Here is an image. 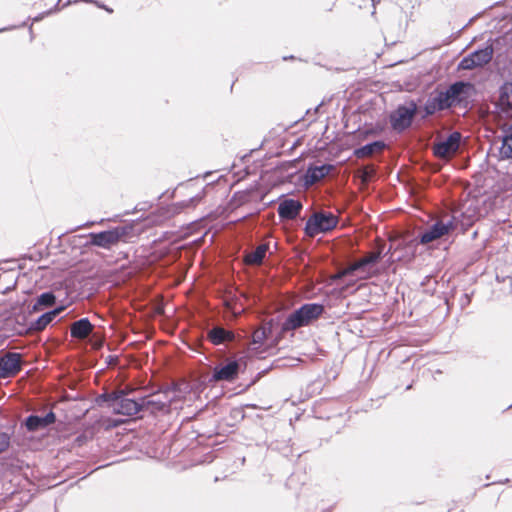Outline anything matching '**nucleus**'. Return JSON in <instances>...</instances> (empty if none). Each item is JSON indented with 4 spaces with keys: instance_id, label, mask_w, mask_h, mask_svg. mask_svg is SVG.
I'll return each mask as SVG.
<instances>
[{
    "instance_id": "nucleus-1",
    "label": "nucleus",
    "mask_w": 512,
    "mask_h": 512,
    "mask_svg": "<svg viewBox=\"0 0 512 512\" xmlns=\"http://www.w3.org/2000/svg\"><path fill=\"white\" fill-rule=\"evenodd\" d=\"M475 94V85L467 80L454 81L444 90L436 88L422 107L421 119L453 108L467 111L472 107V98Z\"/></svg>"
},
{
    "instance_id": "nucleus-2",
    "label": "nucleus",
    "mask_w": 512,
    "mask_h": 512,
    "mask_svg": "<svg viewBox=\"0 0 512 512\" xmlns=\"http://www.w3.org/2000/svg\"><path fill=\"white\" fill-rule=\"evenodd\" d=\"M95 403L99 407L111 409L114 414L141 416V397L130 398L125 391L103 392L96 396Z\"/></svg>"
},
{
    "instance_id": "nucleus-3",
    "label": "nucleus",
    "mask_w": 512,
    "mask_h": 512,
    "mask_svg": "<svg viewBox=\"0 0 512 512\" xmlns=\"http://www.w3.org/2000/svg\"><path fill=\"white\" fill-rule=\"evenodd\" d=\"M325 313V306L319 302L304 303L291 312L281 324L282 332L294 331L311 325Z\"/></svg>"
},
{
    "instance_id": "nucleus-4",
    "label": "nucleus",
    "mask_w": 512,
    "mask_h": 512,
    "mask_svg": "<svg viewBox=\"0 0 512 512\" xmlns=\"http://www.w3.org/2000/svg\"><path fill=\"white\" fill-rule=\"evenodd\" d=\"M338 223L339 219L334 213L326 210L315 211L306 220L304 233L308 237L327 234L334 230Z\"/></svg>"
},
{
    "instance_id": "nucleus-5",
    "label": "nucleus",
    "mask_w": 512,
    "mask_h": 512,
    "mask_svg": "<svg viewBox=\"0 0 512 512\" xmlns=\"http://www.w3.org/2000/svg\"><path fill=\"white\" fill-rule=\"evenodd\" d=\"M418 110V104L411 99L405 104H399L389 114V124L393 132L402 134L408 130L413 123L414 116Z\"/></svg>"
},
{
    "instance_id": "nucleus-6",
    "label": "nucleus",
    "mask_w": 512,
    "mask_h": 512,
    "mask_svg": "<svg viewBox=\"0 0 512 512\" xmlns=\"http://www.w3.org/2000/svg\"><path fill=\"white\" fill-rule=\"evenodd\" d=\"M129 231L127 226H116L100 232H90L85 237L89 238L86 246H95L103 249H110L124 238Z\"/></svg>"
},
{
    "instance_id": "nucleus-7",
    "label": "nucleus",
    "mask_w": 512,
    "mask_h": 512,
    "mask_svg": "<svg viewBox=\"0 0 512 512\" xmlns=\"http://www.w3.org/2000/svg\"><path fill=\"white\" fill-rule=\"evenodd\" d=\"M493 53V45L490 43H486L485 46L479 47L475 51L463 57L458 64V69L472 70L481 67L492 60Z\"/></svg>"
},
{
    "instance_id": "nucleus-8",
    "label": "nucleus",
    "mask_w": 512,
    "mask_h": 512,
    "mask_svg": "<svg viewBox=\"0 0 512 512\" xmlns=\"http://www.w3.org/2000/svg\"><path fill=\"white\" fill-rule=\"evenodd\" d=\"M242 365L245 366V363H243L241 358L232 359L224 365H216L213 368L210 380L214 382H233L238 378L239 373L242 371ZM244 368L245 367H243V369Z\"/></svg>"
},
{
    "instance_id": "nucleus-9",
    "label": "nucleus",
    "mask_w": 512,
    "mask_h": 512,
    "mask_svg": "<svg viewBox=\"0 0 512 512\" xmlns=\"http://www.w3.org/2000/svg\"><path fill=\"white\" fill-rule=\"evenodd\" d=\"M22 355L19 352L0 351V380L15 377L22 370Z\"/></svg>"
},
{
    "instance_id": "nucleus-10",
    "label": "nucleus",
    "mask_w": 512,
    "mask_h": 512,
    "mask_svg": "<svg viewBox=\"0 0 512 512\" xmlns=\"http://www.w3.org/2000/svg\"><path fill=\"white\" fill-rule=\"evenodd\" d=\"M333 169L334 165L330 163H323L321 165L309 163L305 172L300 175L299 181L303 187L309 188L326 177Z\"/></svg>"
},
{
    "instance_id": "nucleus-11",
    "label": "nucleus",
    "mask_w": 512,
    "mask_h": 512,
    "mask_svg": "<svg viewBox=\"0 0 512 512\" xmlns=\"http://www.w3.org/2000/svg\"><path fill=\"white\" fill-rule=\"evenodd\" d=\"M497 108L501 117L512 129V82L506 81L499 87Z\"/></svg>"
},
{
    "instance_id": "nucleus-12",
    "label": "nucleus",
    "mask_w": 512,
    "mask_h": 512,
    "mask_svg": "<svg viewBox=\"0 0 512 512\" xmlns=\"http://www.w3.org/2000/svg\"><path fill=\"white\" fill-rule=\"evenodd\" d=\"M170 400L167 395L162 396L159 393H153L141 397V416L148 412L150 414L165 413L170 409Z\"/></svg>"
},
{
    "instance_id": "nucleus-13",
    "label": "nucleus",
    "mask_w": 512,
    "mask_h": 512,
    "mask_svg": "<svg viewBox=\"0 0 512 512\" xmlns=\"http://www.w3.org/2000/svg\"><path fill=\"white\" fill-rule=\"evenodd\" d=\"M380 253H373L367 257H364L355 263L346 267L342 272V277L356 276L358 274L368 273L371 268L377 265L381 260Z\"/></svg>"
},
{
    "instance_id": "nucleus-14",
    "label": "nucleus",
    "mask_w": 512,
    "mask_h": 512,
    "mask_svg": "<svg viewBox=\"0 0 512 512\" xmlns=\"http://www.w3.org/2000/svg\"><path fill=\"white\" fill-rule=\"evenodd\" d=\"M303 203L295 198L285 197L280 200L277 208L281 220H293L300 216Z\"/></svg>"
},
{
    "instance_id": "nucleus-15",
    "label": "nucleus",
    "mask_w": 512,
    "mask_h": 512,
    "mask_svg": "<svg viewBox=\"0 0 512 512\" xmlns=\"http://www.w3.org/2000/svg\"><path fill=\"white\" fill-rule=\"evenodd\" d=\"M270 254V242L264 241L259 243L252 250H245L242 254L243 262L248 266H261L267 254Z\"/></svg>"
},
{
    "instance_id": "nucleus-16",
    "label": "nucleus",
    "mask_w": 512,
    "mask_h": 512,
    "mask_svg": "<svg viewBox=\"0 0 512 512\" xmlns=\"http://www.w3.org/2000/svg\"><path fill=\"white\" fill-rule=\"evenodd\" d=\"M64 309V306H59L42 313L38 318L31 321L29 325H23L26 332H40L43 331Z\"/></svg>"
},
{
    "instance_id": "nucleus-17",
    "label": "nucleus",
    "mask_w": 512,
    "mask_h": 512,
    "mask_svg": "<svg viewBox=\"0 0 512 512\" xmlns=\"http://www.w3.org/2000/svg\"><path fill=\"white\" fill-rule=\"evenodd\" d=\"M460 138L461 135L459 132H451L444 140L434 146L433 153L436 156H445L449 153L456 152L459 147Z\"/></svg>"
},
{
    "instance_id": "nucleus-18",
    "label": "nucleus",
    "mask_w": 512,
    "mask_h": 512,
    "mask_svg": "<svg viewBox=\"0 0 512 512\" xmlns=\"http://www.w3.org/2000/svg\"><path fill=\"white\" fill-rule=\"evenodd\" d=\"M235 338V333L223 326H214L207 331V340L214 346H220L226 342H232Z\"/></svg>"
},
{
    "instance_id": "nucleus-19",
    "label": "nucleus",
    "mask_w": 512,
    "mask_h": 512,
    "mask_svg": "<svg viewBox=\"0 0 512 512\" xmlns=\"http://www.w3.org/2000/svg\"><path fill=\"white\" fill-rule=\"evenodd\" d=\"M57 296L54 291L48 290L38 295L32 304L29 313H38L56 304Z\"/></svg>"
},
{
    "instance_id": "nucleus-20",
    "label": "nucleus",
    "mask_w": 512,
    "mask_h": 512,
    "mask_svg": "<svg viewBox=\"0 0 512 512\" xmlns=\"http://www.w3.org/2000/svg\"><path fill=\"white\" fill-rule=\"evenodd\" d=\"M93 330V325L88 317L74 321L70 327V335L74 339H85Z\"/></svg>"
},
{
    "instance_id": "nucleus-21",
    "label": "nucleus",
    "mask_w": 512,
    "mask_h": 512,
    "mask_svg": "<svg viewBox=\"0 0 512 512\" xmlns=\"http://www.w3.org/2000/svg\"><path fill=\"white\" fill-rule=\"evenodd\" d=\"M443 227L440 226V221H436L430 225L427 229L419 233L418 240L420 244H429L436 239L445 237L443 233Z\"/></svg>"
},
{
    "instance_id": "nucleus-22",
    "label": "nucleus",
    "mask_w": 512,
    "mask_h": 512,
    "mask_svg": "<svg viewBox=\"0 0 512 512\" xmlns=\"http://www.w3.org/2000/svg\"><path fill=\"white\" fill-rule=\"evenodd\" d=\"M499 154L501 159H509L512 161V129H509V125H505L503 128Z\"/></svg>"
},
{
    "instance_id": "nucleus-23",
    "label": "nucleus",
    "mask_w": 512,
    "mask_h": 512,
    "mask_svg": "<svg viewBox=\"0 0 512 512\" xmlns=\"http://www.w3.org/2000/svg\"><path fill=\"white\" fill-rule=\"evenodd\" d=\"M385 146H386V143L383 140H374V141L368 142L365 145H362V146L354 149L353 154L357 158H363V157L370 155L378 150L384 149Z\"/></svg>"
},
{
    "instance_id": "nucleus-24",
    "label": "nucleus",
    "mask_w": 512,
    "mask_h": 512,
    "mask_svg": "<svg viewBox=\"0 0 512 512\" xmlns=\"http://www.w3.org/2000/svg\"><path fill=\"white\" fill-rule=\"evenodd\" d=\"M25 427L28 432H36L45 429L42 417L37 414L28 415L22 422L21 427Z\"/></svg>"
},
{
    "instance_id": "nucleus-25",
    "label": "nucleus",
    "mask_w": 512,
    "mask_h": 512,
    "mask_svg": "<svg viewBox=\"0 0 512 512\" xmlns=\"http://www.w3.org/2000/svg\"><path fill=\"white\" fill-rule=\"evenodd\" d=\"M440 226L443 227V233L445 236H450L458 227L457 221L455 218L449 219L447 222L440 221Z\"/></svg>"
},
{
    "instance_id": "nucleus-26",
    "label": "nucleus",
    "mask_w": 512,
    "mask_h": 512,
    "mask_svg": "<svg viewBox=\"0 0 512 512\" xmlns=\"http://www.w3.org/2000/svg\"><path fill=\"white\" fill-rule=\"evenodd\" d=\"M11 444V437L6 432H0V454L7 451Z\"/></svg>"
},
{
    "instance_id": "nucleus-27",
    "label": "nucleus",
    "mask_w": 512,
    "mask_h": 512,
    "mask_svg": "<svg viewBox=\"0 0 512 512\" xmlns=\"http://www.w3.org/2000/svg\"><path fill=\"white\" fill-rule=\"evenodd\" d=\"M205 196V192H201V193H198L197 195L189 198L188 200L186 201H182L181 202V205L183 207H193V206H196Z\"/></svg>"
},
{
    "instance_id": "nucleus-28",
    "label": "nucleus",
    "mask_w": 512,
    "mask_h": 512,
    "mask_svg": "<svg viewBox=\"0 0 512 512\" xmlns=\"http://www.w3.org/2000/svg\"><path fill=\"white\" fill-rule=\"evenodd\" d=\"M230 418L235 421H242L245 418L243 407H235L230 411Z\"/></svg>"
},
{
    "instance_id": "nucleus-29",
    "label": "nucleus",
    "mask_w": 512,
    "mask_h": 512,
    "mask_svg": "<svg viewBox=\"0 0 512 512\" xmlns=\"http://www.w3.org/2000/svg\"><path fill=\"white\" fill-rule=\"evenodd\" d=\"M41 417L46 428L54 424L57 419L56 414L52 410L48 411L45 415Z\"/></svg>"
},
{
    "instance_id": "nucleus-30",
    "label": "nucleus",
    "mask_w": 512,
    "mask_h": 512,
    "mask_svg": "<svg viewBox=\"0 0 512 512\" xmlns=\"http://www.w3.org/2000/svg\"><path fill=\"white\" fill-rule=\"evenodd\" d=\"M61 2V0H58L56 5L54 6V8L48 10V11H45V12H42V13H39L38 15H36L32 21L33 22H39L41 21L42 19H44L45 16L51 14L52 12H55V11H58L59 10V3Z\"/></svg>"
},
{
    "instance_id": "nucleus-31",
    "label": "nucleus",
    "mask_w": 512,
    "mask_h": 512,
    "mask_svg": "<svg viewBox=\"0 0 512 512\" xmlns=\"http://www.w3.org/2000/svg\"><path fill=\"white\" fill-rule=\"evenodd\" d=\"M232 199L237 201V203L240 205L248 201L249 195L246 192H236Z\"/></svg>"
},
{
    "instance_id": "nucleus-32",
    "label": "nucleus",
    "mask_w": 512,
    "mask_h": 512,
    "mask_svg": "<svg viewBox=\"0 0 512 512\" xmlns=\"http://www.w3.org/2000/svg\"><path fill=\"white\" fill-rule=\"evenodd\" d=\"M83 2L86 3H94L98 8L104 9L108 13H112L113 9L105 5L103 2L97 1V0H83Z\"/></svg>"
},
{
    "instance_id": "nucleus-33",
    "label": "nucleus",
    "mask_w": 512,
    "mask_h": 512,
    "mask_svg": "<svg viewBox=\"0 0 512 512\" xmlns=\"http://www.w3.org/2000/svg\"><path fill=\"white\" fill-rule=\"evenodd\" d=\"M94 224H95V222H94V221H87V222H85V223H83V224H81V225H78V226H76V227H74V228H71L70 230H68V231H67V233L75 232V231H77V230H79V229H81V228H90V227H92Z\"/></svg>"
},
{
    "instance_id": "nucleus-34",
    "label": "nucleus",
    "mask_w": 512,
    "mask_h": 512,
    "mask_svg": "<svg viewBox=\"0 0 512 512\" xmlns=\"http://www.w3.org/2000/svg\"><path fill=\"white\" fill-rule=\"evenodd\" d=\"M470 302H471V295H469L468 293H464L460 299L461 308L464 309V307L469 305Z\"/></svg>"
},
{
    "instance_id": "nucleus-35",
    "label": "nucleus",
    "mask_w": 512,
    "mask_h": 512,
    "mask_svg": "<svg viewBox=\"0 0 512 512\" xmlns=\"http://www.w3.org/2000/svg\"><path fill=\"white\" fill-rule=\"evenodd\" d=\"M201 226V223L199 222H192L190 224V228H191V232L190 233H194V232H197L198 231V228Z\"/></svg>"
},
{
    "instance_id": "nucleus-36",
    "label": "nucleus",
    "mask_w": 512,
    "mask_h": 512,
    "mask_svg": "<svg viewBox=\"0 0 512 512\" xmlns=\"http://www.w3.org/2000/svg\"><path fill=\"white\" fill-rule=\"evenodd\" d=\"M293 162H294V161H287V162H283V163L281 164V168H282V169H287L288 167L293 166Z\"/></svg>"
},
{
    "instance_id": "nucleus-37",
    "label": "nucleus",
    "mask_w": 512,
    "mask_h": 512,
    "mask_svg": "<svg viewBox=\"0 0 512 512\" xmlns=\"http://www.w3.org/2000/svg\"><path fill=\"white\" fill-rule=\"evenodd\" d=\"M294 59H296V57L294 55H289V56H283L282 57L283 61L294 60Z\"/></svg>"
},
{
    "instance_id": "nucleus-38",
    "label": "nucleus",
    "mask_w": 512,
    "mask_h": 512,
    "mask_svg": "<svg viewBox=\"0 0 512 512\" xmlns=\"http://www.w3.org/2000/svg\"><path fill=\"white\" fill-rule=\"evenodd\" d=\"M207 234V231H205L198 239L197 241H201Z\"/></svg>"
},
{
    "instance_id": "nucleus-39",
    "label": "nucleus",
    "mask_w": 512,
    "mask_h": 512,
    "mask_svg": "<svg viewBox=\"0 0 512 512\" xmlns=\"http://www.w3.org/2000/svg\"><path fill=\"white\" fill-rule=\"evenodd\" d=\"M29 31H30L31 38H33L32 25L29 26Z\"/></svg>"
},
{
    "instance_id": "nucleus-40",
    "label": "nucleus",
    "mask_w": 512,
    "mask_h": 512,
    "mask_svg": "<svg viewBox=\"0 0 512 512\" xmlns=\"http://www.w3.org/2000/svg\"><path fill=\"white\" fill-rule=\"evenodd\" d=\"M10 28H1L0 33L9 30Z\"/></svg>"
},
{
    "instance_id": "nucleus-41",
    "label": "nucleus",
    "mask_w": 512,
    "mask_h": 512,
    "mask_svg": "<svg viewBox=\"0 0 512 512\" xmlns=\"http://www.w3.org/2000/svg\"><path fill=\"white\" fill-rule=\"evenodd\" d=\"M26 25H27V22H26V21H24V22L20 25V27H25Z\"/></svg>"
}]
</instances>
